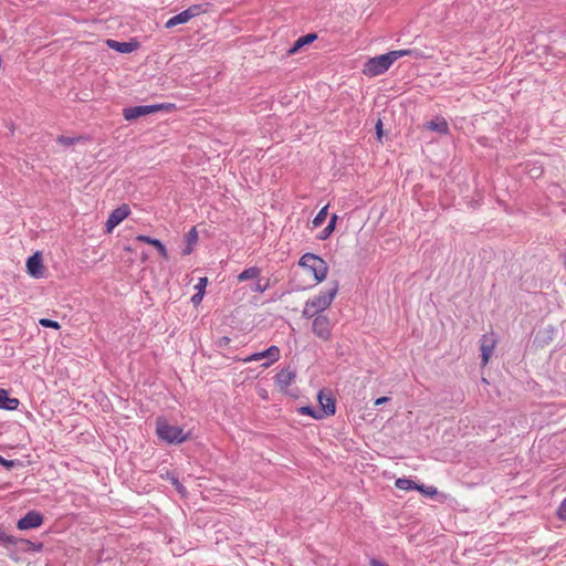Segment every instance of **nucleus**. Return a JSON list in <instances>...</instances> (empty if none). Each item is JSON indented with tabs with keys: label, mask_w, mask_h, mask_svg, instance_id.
I'll list each match as a JSON object with an SVG mask.
<instances>
[{
	"label": "nucleus",
	"mask_w": 566,
	"mask_h": 566,
	"mask_svg": "<svg viewBox=\"0 0 566 566\" xmlns=\"http://www.w3.org/2000/svg\"><path fill=\"white\" fill-rule=\"evenodd\" d=\"M261 269L258 266H250L244 269L238 276L239 282L258 279L260 276Z\"/></svg>",
	"instance_id": "nucleus-23"
},
{
	"label": "nucleus",
	"mask_w": 566,
	"mask_h": 566,
	"mask_svg": "<svg viewBox=\"0 0 566 566\" xmlns=\"http://www.w3.org/2000/svg\"><path fill=\"white\" fill-rule=\"evenodd\" d=\"M136 240L139 241V242L147 243L150 247H154L158 251L160 256H163L164 259H168V251H167L165 244L160 240H158L156 238H151V237L146 235V234L137 235Z\"/></svg>",
	"instance_id": "nucleus-17"
},
{
	"label": "nucleus",
	"mask_w": 566,
	"mask_h": 566,
	"mask_svg": "<svg viewBox=\"0 0 566 566\" xmlns=\"http://www.w3.org/2000/svg\"><path fill=\"white\" fill-rule=\"evenodd\" d=\"M495 339L489 337L488 335H483L480 339V350H481V360L482 365H486L492 356V353L495 347Z\"/></svg>",
	"instance_id": "nucleus-15"
},
{
	"label": "nucleus",
	"mask_w": 566,
	"mask_h": 566,
	"mask_svg": "<svg viewBox=\"0 0 566 566\" xmlns=\"http://www.w3.org/2000/svg\"><path fill=\"white\" fill-rule=\"evenodd\" d=\"M205 6L206 4H203V3H199V4H192L189 8H187L185 10V12H186V14H188L189 20L206 12Z\"/></svg>",
	"instance_id": "nucleus-28"
},
{
	"label": "nucleus",
	"mask_w": 566,
	"mask_h": 566,
	"mask_svg": "<svg viewBox=\"0 0 566 566\" xmlns=\"http://www.w3.org/2000/svg\"><path fill=\"white\" fill-rule=\"evenodd\" d=\"M14 541V536L7 534L1 527H0V542L6 545H11Z\"/></svg>",
	"instance_id": "nucleus-37"
},
{
	"label": "nucleus",
	"mask_w": 566,
	"mask_h": 566,
	"mask_svg": "<svg viewBox=\"0 0 566 566\" xmlns=\"http://www.w3.org/2000/svg\"><path fill=\"white\" fill-rule=\"evenodd\" d=\"M556 328L553 325H547L537 331L534 343L541 347L547 346L553 342Z\"/></svg>",
	"instance_id": "nucleus-14"
},
{
	"label": "nucleus",
	"mask_w": 566,
	"mask_h": 566,
	"mask_svg": "<svg viewBox=\"0 0 566 566\" xmlns=\"http://www.w3.org/2000/svg\"><path fill=\"white\" fill-rule=\"evenodd\" d=\"M27 272L34 279H40L44 275V266L42 255L40 252H35L27 260Z\"/></svg>",
	"instance_id": "nucleus-11"
},
{
	"label": "nucleus",
	"mask_w": 566,
	"mask_h": 566,
	"mask_svg": "<svg viewBox=\"0 0 566 566\" xmlns=\"http://www.w3.org/2000/svg\"><path fill=\"white\" fill-rule=\"evenodd\" d=\"M270 279H266L265 281L259 279L254 286L251 289V291L256 293H264L268 289H270Z\"/></svg>",
	"instance_id": "nucleus-31"
},
{
	"label": "nucleus",
	"mask_w": 566,
	"mask_h": 566,
	"mask_svg": "<svg viewBox=\"0 0 566 566\" xmlns=\"http://www.w3.org/2000/svg\"><path fill=\"white\" fill-rule=\"evenodd\" d=\"M426 127L443 135L449 133V125L443 117H436V119L427 122Z\"/></svg>",
	"instance_id": "nucleus-21"
},
{
	"label": "nucleus",
	"mask_w": 566,
	"mask_h": 566,
	"mask_svg": "<svg viewBox=\"0 0 566 566\" xmlns=\"http://www.w3.org/2000/svg\"><path fill=\"white\" fill-rule=\"evenodd\" d=\"M376 134H377V137L378 139L380 140L381 137H382V134H384V130H382V123L380 119H378L377 124H376Z\"/></svg>",
	"instance_id": "nucleus-43"
},
{
	"label": "nucleus",
	"mask_w": 566,
	"mask_h": 566,
	"mask_svg": "<svg viewBox=\"0 0 566 566\" xmlns=\"http://www.w3.org/2000/svg\"><path fill=\"white\" fill-rule=\"evenodd\" d=\"M44 523V516L42 513L31 510L27 512L17 522V528L20 531H29L39 528Z\"/></svg>",
	"instance_id": "nucleus-7"
},
{
	"label": "nucleus",
	"mask_w": 566,
	"mask_h": 566,
	"mask_svg": "<svg viewBox=\"0 0 566 566\" xmlns=\"http://www.w3.org/2000/svg\"><path fill=\"white\" fill-rule=\"evenodd\" d=\"M369 564H370V566H389L384 560H381L379 558H375V557L370 558Z\"/></svg>",
	"instance_id": "nucleus-42"
},
{
	"label": "nucleus",
	"mask_w": 566,
	"mask_h": 566,
	"mask_svg": "<svg viewBox=\"0 0 566 566\" xmlns=\"http://www.w3.org/2000/svg\"><path fill=\"white\" fill-rule=\"evenodd\" d=\"M417 491L420 492L424 496H433V495L438 494L437 488H434L432 485L428 486L424 484H419Z\"/></svg>",
	"instance_id": "nucleus-33"
},
{
	"label": "nucleus",
	"mask_w": 566,
	"mask_h": 566,
	"mask_svg": "<svg viewBox=\"0 0 566 566\" xmlns=\"http://www.w3.org/2000/svg\"><path fill=\"white\" fill-rule=\"evenodd\" d=\"M11 545L18 546V548L23 553H28V552L39 553V552H42L43 547H44V544L42 542L35 543L30 539L19 538L15 536H14V541Z\"/></svg>",
	"instance_id": "nucleus-16"
},
{
	"label": "nucleus",
	"mask_w": 566,
	"mask_h": 566,
	"mask_svg": "<svg viewBox=\"0 0 566 566\" xmlns=\"http://www.w3.org/2000/svg\"><path fill=\"white\" fill-rule=\"evenodd\" d=\"M203 293L202 292H197L196 294L192 295L191 297V302L193 305H198L201 303L202 298H203Z\"/></svg>",
	"instance_id": "nucleus-41"
},
{
	"label": "nucleus",
	"mask_w": 566,
	"mask_h": 566,
	"mask_svg": "<svg viewBox=\"0 0 566 566\" xmlns=\"http://www.w3.org/2000/svg\"><path fill=\"white\" fill-rule=\"evenodd\" d=\"M39 324L42 327H46V328H53V329H60L61 328V325H60V323L57 321H53V319H50V318H40Z\"/></svg>",
	"instance_id": "nucleus-35"
},
{
	"label": "nucleus",
	"mask_w": 566,
	"mask_h": 566,
	"mask_svg": "<svg viewBox=\"0 0 566 566\" xmlns=\"http://www.w3.org/2000/svg\"><path fill=\"white\" fill-rule=\"evenodd\" d=\"M106 45L118 53L128 54L136 51L140 44L136 39H130L127 42L108 39L106 40Z\"/></svg>",
	"instance_id": "nucleus-12"
},
{
	"label": "nucleus",
	"mask_w": 566,
	"mask_h": 566,
	"mask_svg": "<svg viewBox=\"0 0 566 566\" xmlns=\"http://www.w3.org/2000/svg\"><path fill=\"white\" fill-rule=\"evenodd\" d=\"M389 52L368 59L363 67L364 75L375 77L386 73L394 61Z\"/></svg>",
	"instance_id": "nucleus-4"
},
{
	"label": "nucleus",
	"mask_w": 566,
	"mask_h": 566,
	"mask_svg": "<svg viewBox=\"0 0 566 566\" xmlns=\"http://www.w3.org/2000/svg\"><path fill=\"white\" fill-rule=\"evenodd\" d=\"M156 433L167 444H180L190 438L189 431L184 432L181 427L170 424L165 418H157Z\"/></svg>",
	"instance_id": "nucleus-1"
},
{
	"label": "nucleus",
	"mask_w": 566,
	"mask_h": 566,
	"mask_svg": "<svg viewBox=\"0 0 566 566\" xmlns=\"http://www.w3.org/2000/svg\"><path fill=\"white\" fill-rule=\"evenodd\" d=\"M395 485L399 490L411 491L418 490L419 484L409 478H399L396 480Z\"/></svg>",
	"instance_id": "nucleus-24"
},
{
	"label": "nucleus",
	"mask_w": 566,
	"mask_h": 566,
	"mask_svg": "<svg viewBox=\"0 0 566 566\" xmlns=\"http://www.w3.org/2000/svg\"><path fill=\"white\" fill-rule=\"evenodd\" d=\"M80 138H75V137H69V136H64V135H60L57 136L56 138V142L63 146H72L75 144L76 140H78Z\"/></svg>",
	"instance_id": "nucleus-36"
},
{
	"label": "nucleus",
	"mask_w": 566,
	"mask_h": 566,
	"mask_svg": "<svg viewBox=\"0 0 566 566\" xmlns=\"http://www.w3.org/2000/svg\"><path fill=\"white\" fill-rule=\"evenodd\" d=\"M301 415L310 416L314 419H322L323 415H319V411L315 410L312 406H303L298 409Z\"/></svg>",
	"instance_id": "nucleus-30"
},
{
	"label": "nucleus",
	"mask_w": 566,
	"mask_h": 566,
	"mask_svg": "<svg viewBox=\"0 0 566 566\" xmlns=\"http://www.w3.org/2000/svg\"><path fill=\"white\" fill-rule=\"evenodd\" d=\"M556 514L559 520L566 521V497L559 504Z\"/></svg>",
	"instance_id": "nucleus-38"
},
{
	"label": "nucleus",
	"mask_w": 566,
	"mask_h": 566,
	"mask_svg": "<svg viewBox=\"0 0 566 566\" xmlns=\"http://www.w3.org/2000/svg\"><path fill=\"white\" fill-rule=\"evenodd\" d=\"M166 479L170 481V483L175 486L176 491L181 494L182 496L186 495L187 490L186 488L180 483L179 479L172 471H167Z\"/></svg>",
	"instance_id": "nucleus-26"
},
{
	"label": "nucleus",
	"mask_w": 566,
	"mask_h": 566,
	"mask_svg": "<svg viewBox=\"0 0 566 566\" xmlns=\"http://www.w3.org/2000/svg\"><path fill=\"white\" fill-rule=\"evenodd\" d=\"M389 54L392 57V61H397L399 57H402V56H415L417 57L419 55L418 51L417 50H395V51H389Z\"/></svg>",
	"instance_id": "nucleus-27"
},
{
	"label": "nucleus",
	"mask_w": 566,
	"mask_h": 566,
	"mask_svg": "<svg viewBox=\"0 0 566 566\" xmlns=\"http://www.w3.org/2000/svg\"><path fill=\"white\" fill-rule=\"evenodd\" d=\"M338 290L339 284L337 281H334L333 286L331 289H328L327 291H321L317 295L307 300L308 305L313 306L319 313L324 312L333 303L335 296L338 293Z\"/></svg>",
	"instance_id": "nucleus-5"
},
{
	"label": "nucleus",
	"mask_w": 566,
	"mask_h": 566,
	"mask_svg": "<svg viewBox=\"0 0 566 566\" xmlns=\"http://www.w3.org/2000/svg\"><path fill=\"white\" fill-rule=\"evenodd\" d=\"M280 354H281L280 348L276 345H271L265 350L253 353L249 357L244 358L243 361L244 363L258 361V360L266 358L269 360L265 361L264 364H262V367L268 368L273 363H275V361H277L280 359Z\"/></svg>",
	"instance_id": "nucleus-6"
},
{
	"label": "nucleus",
	"mask_w": 566,
	"mask_h": 566,
	"mask_svg": "<svg viewBox=\"0 0 566 566\" xmlns=\"http://www.w3.org/2000/svg\"><path fill=\"white\" fill-rule=\"evenodd\" d=\"M337 220H338V216L335 213L332 214L327 226L317 234V239L322 240V241L327 240L332 235V233L335 231Z\"/></svg>",
	"instance_id": "nucleus-22"
},
{
	"label": "nucleus",
	"mask_w": 566,
	"mask_h": 566,
	"mask_svg": "<svg viewBox=\"0 0 566 566\" xmlns=\"http://www.w3.org/2000/svg\"><path fill=\"white\" fill-rule=\"evenodd\" d=\"M0 464L2 467H4L6 469L11 470L12 468H15V467H22V461H20L19 459L8 460V459H4L2 455H0Z\"/></svg>",
	"instance_id": "nucleus-34"
},
{
	"label": "nucleus",
	"mask_w": 566,
	"mask_h": 566,
	"mask_svg": "<svg viewBox=\"0 0 566 566\" xmlns=\"http://www.w3.org/2000/svg\"><path fill=\"white\" fill-rule=\"evenodd\" d=\"M295 378L296 371L289 366L286 368H282L274 376V381L281 391H286V389L294 382Z\"/></svg>",
	"instance_id": "nucleus-10"
},
{
	"label": "nucleus",
	"mask_w": 566,
	"mask_h": 566,
	"mask_svg": "<svg viewBox=\"0 0 566 566\" xmlns=\"http://www.w3.org/2000/svg\"><path fill=\"white\" fill-rule=\"evenodd\" d=\"M9 556H10L11 559H13L15 562L19 560V557L15 556L13 553H11Z\"/></svg>",
	"instance_id": "nucleus-45"
},
{
	"label": "nucleus",
	"mask_w": 566,
	"mask_h": 566,
	"mask_svg": "<svg viewBox=\"0 0 566 566\" xmlns=\"http://www.w3.org/2000/svg\"><path fill=\"white\" fill-rule=\"evenodd\" d=\"M318 402L321 406L319 415L323 418L326 416H334L336 412L335 399L331 394H326L323 390L318 392Z\"/></svg>",
	"instance_id": "nucleus-13"
},
{
	"label": "nucleus",
	"mask_w": 566,
	"mask_h": 566,
	"mask_svg": "<svg viewBox=\"0 0 566 566\" xmlns=\"http://www.w3.org/2000/svg\"><path fill=\"white\" fill-rule=\"evenodd\" d=\"M318 314H319V312L316 311L313 306H310L308 302L306 301L305 306L302 311V317L307 318V319H310V318L314 319V317L317 316Z\"/></svg>",
	"instance_id": "nucleus-32"
},
{
	"label": "nucleus",
	"mask_w": 566,
	"mask_h": 566,
	"mask_svg": "<svg viewBox=\"0 0 566 566\" xmlns=\"http://www.w3.org/2000/svg\"><path fill=\"white\" fill-rule=\"evenodd\" d=\"M298 265L310 271L316 283L323 282L328 273V264L324 259L314 253H304L300 260Z\"/></svg>",
	"instance_id": "nucleus-2"
},
{
	"label": "nucleus",
	"mask_w": 566,
	"mask_h": 566,
	"mask_svg": "<svg viewBox=\"0 0 566 566\" xmlns=\"http://www.w3.org/2000/svg\"><path fill=\"white\" fill-rule=\"evenodd\" d=\"M19 405L18 398L10 397L6 389H0V409L12 411L18 409Z\"/></svg>",
	"instance_id": "nucleus-19"
},
{
	"label": "nucleus",
	"mask_w": 566,
	"mask_h": 566,
	"mask_svg": "<svg viewBox=\"0 0 566 566\" xmlns=\"http://www.w3.org/2000/svg\"><path fill=\"white\" fill-rule=\"evenodd\" d=\"M317 39V34L314 32L307 33L300 36L293 45L287 50L289 55L296 54L303 46L313 43Z\"/></svg>",
	"instance_id": "nucleus-18"
},
{
	"label": "nucleus",
	"mask_w": 566,
	"mask_h": 566,
	"mask_svg": "<svg viewBox=\"0 0 566 566\" xmlns=\"http://www.w3.org/2000/svg\"><path fill=\"white\" fill-rule=\"evenodd\" d=\"M230 343H231V339H230V337H228V336H222V337H220V338L217 340V345H218V347H220V348H223V347L229 346V344H230Z\"/></svg>",
	"instance_id": "nucleus-40"
},
{
	"label": "nucleus",
	"mask_w": 566,
	"mask_h": 566,
	"mask_svg": "<svg viewBox=\"0 0 566 566\" xmlns=\"http://www.w3.org/2000/svg\"><path fill=\"white\" fill-rule=\"evenodd\" d=\"M174 109H176V105L172 103L129 106L123 109V117L127 122H133L139 117H144L159 111L171 112Z\"/></svg>",
	"instance_id": "nucleus-3"
},
{
	"label": "nucleus",
	"mask_w": 566,
	"mask_h": 566,
	"mask_svg": "<svg viewBox=\"0 0 566 566\" xmlns=\"http://www.w3.org/2000/svg\"><path fill=\"white\" fill-rule=\"evenodd\" d=\"M387 401H389V397L384 396V397L377 398L375 400L374 405L375 406H380V405H382V403H385Z\"/></svg>",
	"instance_id": "nucleus-44"
},
{
	"label": "nucleus",
	"mask_w": 566,
	"mask_h": 566,
	"mask_svg": "<svg viewBox=\"0 0 566 566\" xmlns=\"http://www.w3.org/2000/svg\"><path fill=\"white\" fill-rule=\"evenodd\" d=\"M185 242H186V248L182 250L181 254L182 255H189L193 251L195 245L198 242V232H197L196 227H192L185 234Z\"/></svg>",
	"instance_id": "nucleus-20"
},
{
	"label": "nucleus",
	"mask_w": 566,
	"mask_h": 566,
	"mask_svg": "<svg viewBox=\"0 0 566 566\" xmlns=\"http://www.w3.org/2000/svg\"><path fill=\"white\" fill-rule=\"evenodd\" d=\"M189 21V18H188V14H186L185 10L181 11L180 13L171 17L170 19H168V21L166 22L165 27L167 29H171L178 24H184V23H187Z\"/></svg>",
	"instance_id": "nucleus-25"
},
{
	"label": "nucleus",
	"mask_w": 566,
	"mask_h": 566,
	"mask_svg": "<svg viewBox=\"0 0 566 566\" xmlns=\"http://www.w3.org/2000/svg\"><path fill=\"white\" fill-rule=\"evenodd\" d=\"M327 213H328V205H326L325 207H323L318 212L317 214L314 217L313 219V226L314 227H319L323 224V222L325 221L326 217H327Z\"/></svg>",
	"instance_id": "nucleus-29"
},
{
	"label": "nucleus",
	"mask_w": 566,
	"mask_h": 566,
	"mask_svg": "<svg viewBox=\"0 0 566 566\" xmlns=\"http://www.w3.org/2000/svg\"><path fill=\"white\" fill-rule=\"evenodd\" d=\"M130 214V208L127 203H123L122 206L114 209L105 223L106 232L111 233L114 228H116L123 220H125Z\"/></svg>",
	"instance_id": "nucleus-9"
},
{
	"label": "nucleus",
	"mask_w": 566,
	"mask_h": 566,
	"mask_svg": "<svg viewBox=\"0 0 566 566\" xmlns=\"http://www.w3.org/2000/svg\"><path fill=\"white\" fill-rule=\"evenodd\" d=\"M312 332L323 340H328L332 336L331 321L326 315H317L312 323Z\"/></svg>",
	"instance_id": "nucleus-8"
},
{
	"label": "nucleus",
	"mask_w": 566,
	"mask_h": 566,
	"mask_svg": "<svg viewBox=\"0 0 566 566\" xmlns=\"http://www.w3.org/2000/svg\"><path fill=\"white\" fill-rule=\"evenodd\" d=\"M207 284H208V279L206 276L200 277L199 282L197 283L195 289L197 290V292H202L205 294Z\"/></svg>",
	"instance_id": "nucleus-39"
}]
</instances>
